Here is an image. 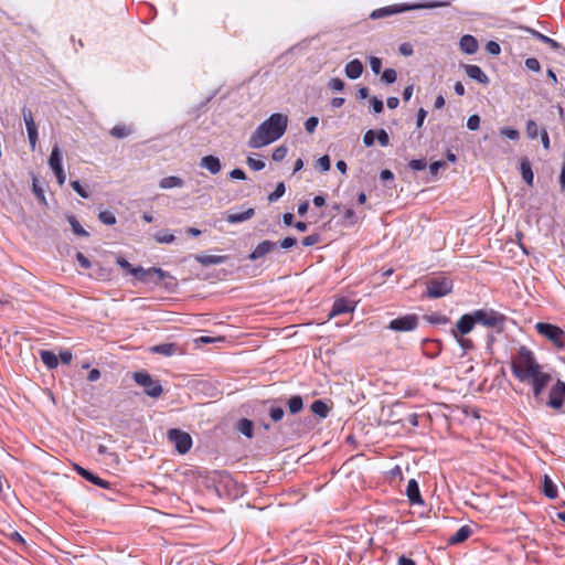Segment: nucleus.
Listing matches in <instances>:
<instances>
[{
    "instance_id": "obj_1",
    "label": "nucleus",
    "mask_w": 565,
    "mask_h": 565,
    "mask_svg": "<svg viewBox=\"0 0 565 565\" xmlns=\"http://www.w3.org/2000/svg\"><path fill=\"white\" fill-rule=\"evenodd\" d=\"M288 117L284 114H271L262 122L252 134L248 140V147L259 149L278 140L286 131Z\"/></svg>"
},
{
    "instance_id": "obj_2",
    "label": "nucleus",
    "mask_w": 565,
    "mask_h": 565,
    "mask_svg": "<svg viewBox=\"0 0 565 565\" xmlns=\"http://www.w3.org/2000/svg\"><path fill=\"white\" fill-rule=\"evenodd\" d=\"M513 375L520 382H530L532 377L542 372V366L536 362L533 352L526 347H521L513 356L511 363Z\"/></svg>"
},
{
    "instance_id": "obj_3",
    "label": "nucleus",
    "mask_w": 565,
    "mask_h": 565,
    "mask_svg": "<svg viewBox=\"0 0 565 565\" xmlns=\"http://www.w3.org/2000/svg\"><path fill=\"white\" fill-rule=\"evenodd\" d=\"M450 6V2H436V3H396L383 8L375 9L370 14V18L373 20L382 19L388 15L403 13L412 10H422V9H435Z\"/></svg>"
},
{
    "instance_id": "obj_4",
    "label": "nucleus",
    "mask_w": 565,
    "mask_h": 565,
    "mask_svg": "<svg viewBox=\"0 0 565 565\" xmlns=\"http://www.w3.org/2000/svg\"><path fill=\"white\" fill-rule=\"evenodd\" d=\"M476 323H480L487 328H493L498 332L504 329L507 317L493 309H478L473 311Z\"/></svg>"
},
{
    "instance_id": "obj_5",
    "label": "nucleus",
    "mask_w": 565,
    "mask_h": 565,
    "mask_svg": "<svg viewBox=\"0 0 565 565\" xmlns=\"http://www.w3.org/2000/svg\"><path fill=\"white\" fill-rule=\"evenodd\" d=\"M425 296L428 298H441L452 290V280L447 277H435L426 282Z\"/></svg>"
},
{
    "instance_id": "obj_6",
    "label": "nucleus",
    "mask_w": 565,
    "mask_h": 565,
    "mask_svg": "<svg viewBox=\"0 0 565 565\" xmlns=\"http://www.w3.org/2000/svg\"><path fill=\"white\" fill-rule=\"evenodd\" d=\"M132 377L138 385L143 387L148 396L157 398L162 394V385L158 380L152 379L149 373L145 371L135 372Z\"/></svg>"
},
{
    "instance_id": "obj_7",
    "label": "nucleus",
    "mask_w": 565,
    "mask_h": 565,
    "mask_svg": "<svg viewBox=\"0 0 565 565\" xmlns=\"http://www.w3.org/2000/svg\"><path fill=\"white\" fill-rule=\"evenodd\" d=\"M536 331L553 342L556 347H564L565 332L557 326L547 322H537L535 324Z\"/></svg>"
},
{
    "instance_id": "obj_8",
    "label": "nucleus",
    "mask_w": 565,
    "mask_h": 565,
    "mask_svg": "<svg viewBox=\"0 0 565 565\" xmlns=\"http://www.w3.org/2000/svg\"><path fill=\"white\" fill-rule=\"evenodd\" d=\"M168 439L174 445L179 454H186L192 447L191 436L180 429L172 428L168 431Z\"/></svg>"
},
{
    "instance_id": "obj_9",
    "label": "nucleus",
    "mask_w": 565,
    "mask_h": 565,
    "mask_svg": "<svg viewBox=\"0 0 565 565\" xmlns=\"http://www.w3.org/2000/svg\"><path fill=\"white\" fill-rule=\"evenodd\" d=\"M418 321L417 315L409 313L391 320L387 328L395 332H409L418 327Z\"/></svg>"
},
{
    "instance_id": "obj_10",
    "label": "nucleus",
    "mask_w": 565,
    "mask_h": 565,
    "mask_svg": "<svg viewBox=\"0 0 565 565\" xmlns=\"http://www.w3.org/2000/svg\"><path fill=\"white\" fill-rule=\"evenodd\" d=\"M565 401V382L557 380L551 387L546 406L561 412Z\"/></svg>"
},
{
    "instance_id": "obj_11",
    "label": "nucleus",
    "mask_w": 565,
    "mask_h": 565,
    "mask_svg": "<svg viewBox=\"0 0 565 565\" xmlns=\"http://www.w3.org/2000/svg\"><path fill=\"white\" fill-rule=\"evenodd\" d=\"M552 380V375L541 372L527 382L532 386L533 396L537 402L542 401V393Z\"/></svg>"
},
{
    "instance_id": "obj_12",
    "label": "nucleus",
    "mask_w": 565,
    "mask_h": 565,
    "mask_svg": "<svg viewBox=\"0 0 565 565\" xmlns=\"http://www.w3.org/2000/svg\"><path fill=\"white\" fill-rule=\"evenodd\" d=\"M22 116L25 122L26 131H28V138L32 150H35L36 141H38V128L35 125V121L33 119L32 111L23 107L22 108Z\"/></svg>"
},
{
    "instance_id": "obj_13",
    "label": "nucleus",
    "mask_w": 565,
    "mask_h": 565,
    "mask_svg": "<svg viewBox=\"0 0 565 565\" xmlns=\"http://www.w3.org/2000/svg\"><path fill=\"white\" fill-rule=\"evenodd\" d=\"M476 324L473 312L463 315L451 330L454 338L469 333Z\"/></svg>"
},
{
    "instance_id": "obj_14",
    "label": "nucleus",
    "mask_w": 565,
    "mask_h": 565,
    "mask_svg": "<svg viewBox=\"0 0 565 565\" xmlns=\"http://www.w3.org/2000/svg\"><path fill=\"white\" fill-rule=\"evenodd\" d=\"M278 243L271 241H263L260 242L255 249L248 255V259L255 262L259 258L265 257L267 254L271 253L276 249Z\"/></svg>"
},
{
    "instance_id": "obj_15",
    "label": "nucleus",
    "mask_w": 565,
    "mask_h": 565,
    "mask_svg": "<svg viewBox=\"0 0 565 565\" xmlns=\"http://www.w3.org/2000/svg\"><path fill=\"white\" fill-rule=\"evenodd\" d=\"M354 310V305L351 300H348L345 298L337 299L332 306V309L329 313V317H335L343 313H349Z\"/></svg>"
},
{
    "instance_id": "obj_16",
    "label": "nucleus",
    "mask_w": 565,
    "mask_h": 565,
    "mask_svg": "<svg viewBox=\"0 0 565 565\" xmlns=\"http://www.w3.org/2000/svg\"><path fill=\"white\" fill-rule=\"evenodd\" d=\"M460 50L466 54H475L479 49L477 39L470 34L462 35L459 41Z\"/></svg>"
},
{
    "instance_id": "obj_17",
    "label": "nucleus",
    "mask_w": 565,
    "mask_h": 565,
    "mask_svg": "<svg viewBox=\"0 0 565 565\" xmlns=\"http://www.w3.org/2000/svg\"><path fill=\"white\" fill-rule=\"evenodd\" d=\"M463 68L466 71V74L472 78V79H476L477 82L481 83V84H488L489 83V78L488 76L486 75V73L481 70L480 66L478 65H473V64H465L463 65Z\"/></svg>"
},
{
    "instance_id": "obj_18",
    "label": "nucleus",
    "mask_w": 565,
    "mask_h": 565,
    "mask_svg": "<svg viewBox=\"0 0 565 565\" xmlns=\"http://www.w3.org/2000/svg\"><path fill=\"white\" fill-rule=\"evenodd\" d=\"M406 495L412 504H423L418 483L415 479H411L406 487Z\"/></svg>"
},
{
    "instance_id": "obj_19",
    "label": "nucleus",
    "mask_w": 565,
    "mask_h": 565,
    "mask_svg": "<svg viewBox=\"0 0 565 565\" xmlns=\"http://www.w3.org/2000/svg\"><path fill=\"white\" fill-rule=\"evenodd\" d=\"M74 469L77 471V473L79 476H82L84 479L90 481L92 483H94L96 486H99L100 488H108L109 487V482L108 481L103 480L98 476H95L94 473H92L87 469H85V468H83V467H81L78 465H75Z\"/></svg>"
},
{
    "instance_id": "obj_20",
    "label": "nucleus",
    "mask_w": 565,
    "mask_h": 565,
    "mask_svg": "<svg viewBox=\"0 0 565 565\" xmlns=\"http://www.w3.org/2000/svg\"><path fill=\"white\" fill-rule=\"evenodd\" d=\"M150 352L156 353V354H161L164 356H171L177 353H180V349H179L178 344H175V343H162V344L152 347L150 349Z\"/></svg>"
},
{
    "instance_id": "obj_21",
    "label": "nucleus",
    "mask_w": 565,
    "mask_h": 565,
    "mask_svg": "<svg viewBox=\"0 0 565 565\" xmlns=\"http://www.w3.org/2000/svg\"><path fill=\"white\" fill-rule=\"evenodd\" d=\"M363 64L360 60H352L345 65V75L350 79H356L359 78L363 73Z\"/></svg>"
},
{
    "instance_id": "obj_22",
    "label": "nucleus",
    "mask_w": 565,
    "mask_h": 565,
    "mask_svg": "<svg viewBox=\"0 0 565 565\" xmlns=\"http://www.w3.org/2000/svg\"><path fill=\"white\" fill-rule=\"evenodd\" d=\"M200 166L209 170L212 174H216L221 171L220 159L215 156H205L201 159Z\"/></svg>"
},
{
    "instance_id": "obj_23",
    "label": "nucleus",
    "mask_w": 565,
    "mask_h": 565,
    "mask_svg": "<svg viewBox=\"0 0 565 565\" xmlns=\"http://www.w3.org/2000/svg\"><path fill=\"white\" fill-rule=\"evenodd\" d=\"M521 29L526 31L531 35H533L539 41L547 44L553 50H558L561 47V44L558 42H556L555 40L548 38L547 35H544L543 33H541V32H539V31H536V30H534L532 28L521 26Z\"/></svg>"
},
{
    "instance_id": "obj_24",
    "label": "nucleus",
    "mask_w": 565,
    "mask_h": 565,
    "mask_svg": "<svg viewBox=\"0 0 565 565\" xmlns=\"http://www.w3.org/2000/svg\"><path fill=\"white\" fill-rule=\"evenodd\" d=\"M520 170H521V174H522L523 180L526 182V184L532 186L533 185V181H534V173L532 171V167H531V163H530L527 158H522L521 159V161H520Z\"/></svg>"
},
{
    "instance_id": "obj_25",
    "label": "nucleus",
    "mask_w": 565,
    "mask_h": 565,
    "mask_svg": "<svg viewBox=\"0 0 565 565\" xmlns=\"http://www.w3.org/2000/svg\"><path fill=\"white\" fill-rule=\"evenodd\" d=\"M226 256L221 255H196L195 260L203 266L220 265L226 260Z\"/></svg>"
},
{
    "instance_id": "obj_26",
    "label": "nucleus",
    "mask_w": 565,
    "mask_h": 565,
    "mask_svg": "<svg viewBox=\"0 0 565 565\" xmlns=\"http://www.w3.org/2000/svg\"><path fill=\"white\" fill-rule=\"evenodd\" d=\"M254 214L255 210L253 207H249L242 213H228L226 216V221L231 224L241 223L252 218Z\"/></svg>"
},
{
    "instance_id": "obj_27",
    "label": "nucleus",
    "mask_w": 565,
    "mask_h": 565,
    "mask_svg": "<svg viewBox=\"0 0 565 565\" xmlns=\"http://www.w3.org/2000/svg\"><path fill=\"white\" fill-rule=\"evenodd\" d=\"M147 271H149V274L147 275L148 279L142 280V282H145V284H150V282L159 284L168 276L167 271L162 270L161 268H157V267L148 268Z\"/></svg>"
},
{
    "instance_id": "obj_28",
    "label": "nucleus",
    "mask_w": 565,
    "mask_h": 565,
    "mask_svg": "<svg viewBox=\"0 0 565 565\" xmlns=\"http://www.w3.org/2000/svg\"><path fill=\"white\" fill-rule=\"evenodd\" d=\"M470 535L471 529L468 525H463L448 539V542L451 545L459 544L461 542H465Z\"/></svg>"
},
{
    "instance_id": "obj_29",
    "label": "nucleus",
    "mask_w": 565,
    "mask_h": 565,
    "mask_svg": "<svg viewBox=\"0 0 565 565\" xmlns=\"http://www.w3.org/2000/svg\"><path fill=\"white\" fill-rule=\"evenodd\" d=\"M134 132V128L129 125H116L110 129V135L114 138L122 139L130 136Z\"/></svg>"
},
{
    "instance_id": "obj_30",
    "label": "nucleus",
    "mask_w": 565,
    "mask_h": 565,
    "mask_svg": "<svg viewBox=\"0 0 565 565\" xmlns=\"http://www.w3.org/2000/svg\"><path fill=\"white\" fill-rule=\"evenodd\" d=\"M184 185V180L180 177L170 175L161 179L159 186L161 189H172V188H182Z\"/></svg>"
},
{
    "instance_id": "obj_31",
    "label": "nucleus",
    "mask_w": 565,
    "mask_h": 565,
    "mask_svg": "<svg viewBox=\"0 0 565 565\" xmlns=\"http://www.w3.org/2000/svg\"><path fill=\"white\" fill-rule=\"evenodd\" d=\"M40 356L42 362L49 367V369H55L58 365V358L56 354L49 350H41Z\"/></svg>"
},
{
    "instance_id": "obj_32",
    "label": "nucleus",
    "mask_w": 565,
    "mask_h": 565,
    "mask_svg": "<svg viewBox=\"0 0 565 565\" xmlns=\"http://www.w3.org/2000/svg\"><path fill=\"white\" fill-rule=\"evenodd\" d=\"M49 164L51 169L54 171L62 170V157L58 146H54L49 159Z\"/></svg>"
},
{
    "instance_id": "obj_33",
    "label": "nucleus",
    "mask_w": 565,
    "mask_h": 565,
    "mask_svg": "<svg viewBox=\"0 0 565 565\" xmlns=\"http://www.w3.org/2000/svg\"><path fill=\"white\" fill-rule=\"evenodd\" d=\"M543 493L548 499H555L557 497V487L547 475H545L543 479Z\"/></svg>"
},
{
    "instance_id": "obj_34",
    "label": "nucleus",
    "mask_w": 565,
    "mask_h": 565,
    "mask_svg": "<svg viewBox=\"0 0 565 565\" xmlns=\"http://www.w3.org/2000/svg\"><path fill=\"white\" fill-rule=\"evenodd\" d=\"M311 412L321 418H326L330 412V408L321 399H316L311 404Z\"/></svg>"
},
{
    "instance_id": "obj_35",
    "label": "nucleus",
    "mask_w": 565,
    "mask_h": 565,
    "mask_svg": "<svg viewBox=\"0 0 565 565\" xmlns=\"http://www.w3.org/2000/svg\"><path fill=\"white\" fill-rule=\"evenodd\" d=\"M289 412L291 414L299 413L303 407L302 397L300 395L291 396L287 402Z\"/></svg>"
},
{
    "instance_id": "obj_36",
    "label": "nucleus",
    "mask_w": 565,
    "mask_h": 565,
    "mask_svg": "<svg viewBox=\"0 0 565 565\" xmlns=\"http://www.w3.org/2000/svg\"><path fill=\"white\" fill-rule=\"evenodd\" d=\"M67 221H68L70 225L72 226L73 232L76 235L83 236V237L89 236L88 232L79 224V222L77 221V218L74 215L67 216Z\"/></svg>"
},
{
    "instance_id": "obj_37",
    "label": "nucleus",
    "mask_w": 565,
    "mask_h": 565,
    "mask_svg": "<svg viewBox=\"0 0 565 565\" xmlns=\"http://www.w3.org/2000/svg\"><path fill=\"white\" fill-rule=\"evenodd\" d=\"M253 422L246 418L241 419L237 425V429L248 438L253 436Z\"/></svg>"
},
{
    "instance_id": "obj_38",
    "label": "nucleus",
    "mask_w": 565,
    "mask_h": 565,
    "mask_svg": "<svg viewBox=\"0 0 565 565\" xmlns=\"http://www.w3.org/2000/svg\"><path fill=\"white\" fill-rule=\"evenodd\" d=\"M154 239H156V242H158L160 244H170V243L174 242L175 237L173 234L169 233L168 231H161L154 235Z\"/></svg>"
},
{
    "instance_id": "obj_39",
    "label": "nucleus",
    "mask_w": 565,
    "mask_h": 565,
    "mask_svg": "<svg viewBox=\"0 0 565 565\" xmlns=\"http://www.w3.org/2000/svg\"><path fill=\"white\" fill-rule=\"evenodd\" d=\"M425 319L431 324H446L449 321L446 316L436 312L425 316Z\"/></svg>"
},
{
    "instance_id": "obj_40",
    "label": "nucleus",
    "mask_w": 565,
    "mask_h": 565,
    "mask_svg": "<svg viewBox=\"0 0 565 565\" xmlns=\"http://www.w3.org/2000/svg\"><path fill=\"white\" fill-rule=\"evenodd\" d=\"M285 191H286V188H285V183L284 182H279L277 185H276V189L274 192H271L269 195H268V200L269 202H276L278 201L284 194H285Z\"/></svg>"
},
{
    "instance_id": "obj_41",
    "label": "nucleus",
    "mask_w": 565,
    "mask_h": 565,
    "mask_svg": "<svg viewBox=\"0 0 565 565\" xmlns=\"http://www.w3.org/2000/svg\"><path fill=\"white\" fill-rule=\"evenodd\" d=\"M397 73L394 68H386L382 74V81L386 84H393L396 82Z\"/></svg>"
},
{
    "instance_id": "obj_42",
    "label": "nucleus",
    "mask_w": 565,
    "mask_h": 565,
    "mask_svg": "<svg viewBox=\"0 0 565 565\" xmlns=\"http://www.w3.org/2000/svg\"><path fill=\"white\" fill-rule=\"evenodd\" d=\"M98 218L106 225H114L116 223V216L109 211L100 212Z\"/></svg>"
},
{
    "instance_id": "obj_43",
    "label": "nucleus",
    "mask_w": 565,
    "mask_h": 565,
    "mask_svg": "<svg viewBox=\"0 0 565 565\" xmlns=\"http://www.w3.org/2000/svg\"><path fill=\"white\" fill-rule=\"evenodd\" d=\"M71 186L79 196L84 199L89 196L88 191L81 184L78 180L72 181Z\"/></svg>"
},
{
    "instance_id": "obj_44",
    "label": "nucleus",
    "mask_w": 565,
    "mask_h": 565,
    "mask_svg": "<svg viewBox=\"0 0 565 565\" xmlns=\"http://www.w3.org/2000/svg\"><path fill=\"white\" fill-rule=\"evenodd\" d=\"M526 134L531 139H535L537 137L539 126L534 120H529L526 122Z\"/></svg>"
},
{
    "instance_id": "obj_45",
    "label": "nucleus",
    "mask_w": 565,
    "mask_h": 565,
    "mask_svg": "<svg viewBox=\"0 0 565 565\" xmlns=\"http://www.w3.org/2000/svg\"><path fill=\"white\" fill-rule=\"evenodd\" d=\"M149 274V271H147V269L142 268L141 266H138V267H134V269L131 270V275L139 281L142 282V280H147V275Z\"/></svg>"
},
{
    "instance_id": "obj_46",
    "label": "nucleus",
    "mask_w": 565,
    "mask_h": 565,
    "mask_svg": "<svg viewBox=\"0 0 565 565\" xmlns=\"http://www.w3.org/2000/svg\"><path fill=\"white\" fill-rule=\"evenodd\" d=\"M375 138L377 139L379 143L383 147H386L390 143L388 134L384 129H379L375 132Z\"/></svg>"
},
{
    "instance_id": "obj_47",
    "label": "nucleus",
    "mask_w": 565,
    "mask_h": 565,
    "mask_svg": "<svg viewBox=\"0 0 565 565\" xmlns=\"http://www.w3.org/2000/svg\"><path fill=\"white\" fill-rule=\"evenodd\" d=\"M500 134H501L503 137H507V138H509V139H511V140H518V139H519V137H520V132H519L516 129H514V128H508V127L502 128V129L500 130Z\"/></svg>"
},
{
    "instance_id": "obj_48",
    "label": "nucleus",
    "mask_w": 565,
    "mask_h": 565,
    "mask_svg": "<svg viewBox=\"0 0 565 565\" xmlns=\"http://www.w3.org/2000/svg\"><path fill=\"white\" fill-rule=\"evenodd\" d=\"M287 148L285 146H280L278 148H276L273 152V160L274 161H281L286 158L287 156Z\"/></svg>"
},
{
    "instance_id": "obj_49",
    "label": "nucleus",
    "mask_w": 565,
    "mask_h": 565,
    "mask_svg": "<svg viewBox=\"0 0 565 565\" xmlns=\"http://www.w3.org/2000/svg\"><path fill=\"white\" fill-rule=\"evenodd\" d=\"M285 412L281 407H270L269 416L274 422H279L282 419Z\"/></svg>"
},
{
    "instance_id": "obj_50",
    "label": "nucleus",
    "mask_w": 565,
    "mask_h": 565,
    "mask_svg": "<svg viewBox=\"0 0 565 565\" xmlns=\"http://www.w3.org/2000/svg\"><path fill=\"white\" fill-rule=\"evenodd\" d=\"M247 164L250 169L259 171L265 168V162L253 157L247 158Z\"/></svg>"
},
{
    "instance_id": "obj_51",
    "label": "nucleus",
    "mask_w": 565,
    "mask_h": 565,
    "mask_svg": "<svg viewBox=\"0 0 565 565\" xmlns=\"http://www.w3.org/2000/svg\"><path fill=\"white\" fill-rule=\"evenodd\" d=\"M332 90L341 92L344 89V82L338 77L331 78L328 84Z\"/></svg>"
},
{
    "instance_id": "obj_52",
    "label": "nucleus",
    "mask_w": 565,
    "mask_h": 565,
    "mask_svg": "<svg viewBox=\"0 0 565 565\" xmlns=\"http://www.w3.org/2000/svg\"><path fill=\"white\" fill-rule=\"evenodd\" d=\"M408 166L414 171H420L426 168L427 163L424 159H413L409 161Z\"/></svg>"
},
{
    "instance_id": "obj_53",
    "label": "nucleus",
    "mask_w": 565,
    "mask_h": 565,
    "mask_svg": "<svg viewBox=\"0 0 565 565\" xmlns=\"http://www.w3.org/2000/svg\"><path fill=\"white\" fill-rule=\"evenodd\" d=\"M320 242L319 234H311L302 238L301 244L303 246H313Z\"/></svg>"
},
{
    "instance_id": "obj_54",
    "label": "nucleus",
    "mask_w": 565,
    "mask_h": 565,
    "mask_svg": "<svg viewBox=\"0 0 565 565\" xmlns=\"http://www.w3.org/2000/svg\"><path fill=\"white\" fill-rule=\"evenodd\" d=\"M319 124L318 117H309L305 122V128L309 134H312Z\"/></svg>"
},
{
    "instance_id": "obj_55",
    "label": "nucleus",
    "mask_w": 565,
    "mask_h": 565,
    "mask_svg": "<svg viewBox=\"0 0 565 565\" xmlns=\"http://www.w3.org/2000/svg\"><path fill=\"white\" fill-rule=\"evenodd\" d=\"M317 166L323 171V172H327L330 170V167H331V161H330V158L329 156H322L321 158L318 159L317 161Z\"/></svg>"
},
{
    "instance_id": "obj_56",
    "label": "nucleus",
    "mask_w": 565,
    "mask_h": 565,
    "mask_svg": "<svg viewBox=\"0 0 565 565\" xmlns=\"http://www.w3.org/2000/svg\"><path fill=\"white\" fill-rule=\"evenodd\" d=\"M525 66L527 70L533 71V72H540V70H541L540 62L535 57L526 58Z\"/></svg>"
},
{
    "instance_id": "obj_57",
    "label": "nucleus",
    "mask_w": 565,
    "mask_h": 565,
    "mask_svg": "<svg viewBox=\"0 0 565 565\" xmlns=\"http://www.w3.org/2000/svg\"><path fill=\"white\" fill-rule=\"evenodd\" d=\"M480 126V117L478 115H471L467 120V127L470 130H477Z\"/></svg>"
},
{
    "instance_id": "obj_58",
    "label": "nucleus",
    "mask_w": 565,
    "mask_h": 565,
    "mask_svg": "<svg viewBox=\"0 0 565 565\" xmlns=\"http://www.w3.org/2000/svg\"><path fill=\"white\" fill-rule=\"evenodd\" d=\"M455 339L457 340V342L463 350L473 349V343L470 339H466V338H463V335H458V338H455Z\"/></svg>"
},
{
    "instance_id": "obj_59",
    "label": "nucleus",
    "mask_w": 565,
    "mask_h": 565,
    "mask_svg": "<svg viewBox=\"0 0 565 565\" xmlns=\"http://www.w3.org/2000/svg\"><path fill=\"white\" fill-rule=\"evenodd\" d=\"M487 51L492 55H499L501 52V47L499 43L494 41H489L486 45Z\"/></svg>"
},
{
    "instance_id": "obj_60",
    "label": "nucleus",
    "mask_w": 565,
    "mask_h": 565,
    "mask_svg": "<svg viewBox=\"0 0 565 565\" xmlns=\"http://www.w3.org/2000/svg\"><path fill=\"white\" fill-rule=\"evenodd\" d=\"M370 66H371V70L375 74H379L381 72V68H382V61H381V58H379L376 56H372L370 58Z\"/></svg>"
},
{
    "instance_id": "obj_61",
    "label": "nucleus",
    "mask_w": 565,
    "mask_h": 565,
    "mask_svg": "<svg viewBox=\"0 0 565 565\" xmlns=\"http://www.w3.org/2000/svg\"><path fill=\"white\" fill-rule=\"evenodd\" d=\"M370 103L374 113L379 114L383 111L384 105L381 99H379L377 97H372Z\"/></svg>"
},
{
    "instance_id": "obj_62",
    "label": "nucleus",
    "mask_w": 565,
    "mask_h": 565,
    "mask_svg": "<svg viewBox=\"0 0 565 565\" xmlns=\"http://www.w3.org/2000/svg\"><path fill=\"white\" fill-rule=\"evenodd\" d=\"M375 140V131L374 130H367L363 136V142L366 147H371L374 145Z\"/></svg>"
},
{
    "instance_id": "obj_63",
    "label": "nucleus",
    "mask_w": 565,
    "mask_h": 565,
    "mask_svg": "<svg viewBox=\"0 0 565 565\" xmlns=\"http://www.w3.org/2000/svg\"><path fill=\"white\" fill-rule=\"evenodd\" d=\"M117 264L118 266L126 270L127 273L131 274V270L134 269V266L124 257H118L117 258Z\"/></svg>"
},
{
    "instance_id": "obj_64",
    "label": "nucleus",
    "mask_w": 565,
    "mask_h": 565,
    "mask_svg": "<svg viewBox=\"0 0 565 565\" xmlns=\"http://www.w3.org/2000/svg\"><path fill=\"white\" fill-rule=\"evenodd\" d=\"M399 53L404 56H411L413 55V46L409 43H402L398 49Z\"/></svg>"
}]
</instances>
